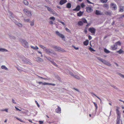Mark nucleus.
<instances>
[{
	"instance_id": "f257e3e1",
	"label": "nucleus",
	"mask_w": 124,
	"mask_h": 124,
	"mask_svg": "<svg viewBox=\"0 0 124 124\" xmlns=\"http://www.w3.org/2000/svg\"><path fill=\"white\" fill-rule=\"evenodd\" d=\"M20 41L23 44V45L25 48H28V42L26 40L22 39H20Z\"/></svg>"
},
{
	"instance_id": "f03ea898",
	"label": "nucleus",
	"mask_w": 124,
	"mask_h": 124,
	"mask_svg": "<svg viewBox=\"0 0 124 124\" xmlns=\"http://www.w3.org/2000/svg\"><path fill=\"white\" fill-rule=\"evenodd\" d=\"M110 8L113 10H115L117 9V6L116 4L111 3L110 5Z\"/></svg>"
},
{
	"instance_id": "7ed1b4c3",
	"label": "nucleus",
	"mask_w": 124,
	"mask_h": 124,
	"mask_svg": "<svg viewBox=\"0 0 124 124\" xmlns=\"http://www.w3.org/2000/svg\"><path fill=\"white\" fill-rule=\"evenodd\" d=\"M55 32L56 34L59 37L63 39H65V37L64 35L59 32V31H56Z\"/></svg>"
},
{
	"instance_id": "20e7f679",
	"label": "nucleus",
	"mask_w": 124,
	"mask_h": 124,
	"mask_svg": "<svg viewBox=\"0 0 124 124\" xmlns=\"http://www.w3.org/2000/svg\"><path fill=\"white\" fill-rule=\"evenodd\" d=\"M88 31L90 32L91 33L94 34L96 31V29L94 28L91 27L88 29Z\"/></svg>"
},
{
	"instance_id": "39448f33",
	"label": "nucleus",
	"mask_w": 124,
	"mask_h": 124,
	"mask_svg": "<svg viewBox=\"0 0 124 124\" xmlns=\"http://www.w3.org/2000/svg\"><path fill=\"white\" fill-rule=\"evenodd\" d=\"M23 11L24 13L27 14L29 15V16H31V13L30 11H29L28 10L26 9H23Z\"/></svg>"
},
{
	"instance_id": "423d86ee",
	"label": "nucleus",
	"mask_w": 124,
	"mask_h": 124,
	"mask_svg": "<svg viewBox=\"0 0 124 124\" xmlns=\"http://www.w3.org/2000/svg\"><path fill=\"white\" fill-rule=\"evenodd\" d=\"M86 11L88 13H90L93 11V9L92 8L90 7H88L86 8Z\"/></svg>"
},
{
	"instance_id": "0eeeda50",
	"label": "nucleus",
	"mask_w": 124,
	"mask_h": 124,
	"mask_svg": "<svg viewBox=\"0 0 124 124\" xmlns=\"http://www.w3.org/2000/svg\"><path fill=\"white\" fill-rule=\"evenodd\" d=\"M57 108L55 109V111L57 113L60 114L61 113V109L59 106H57Z\"/></svg>"
},
{
	"instance_id": "6e6552de",
	"label": "nucleus",
	"mask_w": 124,
	"mask_h": 124,
	"mask_svg": "<svg viewBox=\"0 0 124 124\" xmlns=\"http://www.w3.org/2000/svg\"><path fill=\"white\" fill-rule=\"evenodd\" d=\"M95 14L97 15H103V14L100 11L97 10H96V11H95Z\"/></svg>"
},
{
	"instance_id": "1a4fd4ad",
	"label": "nucleus",
	"mask_w": 124,
	"mask_h": 124,
	"mask_svg": "<svg viewBox=\"0 0 124 124\" xmlns=\"http://www.w3.org/2000/svg\"><path fill=\"white\" fill-rule=\"evenodd\" d=\"M80 6L78 5L76 7V8L74 9H73V10L78 11L80 10Z\"/></svg>"
},
{
	"instance_id": "9d476101",
	"label": "nucleus",
	"mask_w": 124,
	"mask_h": 124,
	"mask_svg": "<svg viewBox=\"0 0 124 124\" xmlns=\"http://www.w3.org/2000/svg\"><path fill=\"white\" fill-rule=\"evenodd\" d=\"M119 11L121 12H123L124 10V6H120L119 7Z\"/></svg>"
},
{
	"instance_id": "9b49d317",
	"label": "nucleus",
	"mask_w": 124,
	"mask_h": 124,
	"mask_svg": "<svg viewBox=\"0 0 124 124\" xmlns=\"http://www.w3.org/2000/svg\"><path fill=\"white\" fill-rule=\"evenodd\" d=\"M67 2L66 0H61L59 2L60 5H62L64 4Z\"/></svg>"
},
{
	"instance_id": "f8f14e48",
	"label": "nucleus",
	"mask_w": 124,
	"mask_h": 124,
	"mask_svg": "<svg viewBox=\"0 0 124 124\" xmlns=\"http://www.w3.org/2000/svg\"><path fill=\"white\" fill-rule=\"evenodd\" d=\"M112 49L113 50H116L117 49V46L116 45H115V44H114L111 47Z\"/></svg>"
},
{
	"instance_id": "ddd939ff",
	"label": "nucleus",
	"mask_w": 124,
	"mask_h": 124,
	"mask_svg": "<svg viewBox=\"0 0 124 124\" xmlns=\"http://www.w3.org/2000/svg\"><path fill=\"white\" fill-rule=\"evenodd\" d=\"M44 50L45 51L47 54H49L51 53V50L50 51V49L48 48H46V49Z\"/></svg>"
},
{
	"instance_id": "4468645a",
	"label": "nucleus",
	"mask_w": 124,
	"mask_h": 124,
	"mask_svg": "<svg viewBox=\"0 0 124 124\" xmlns=\"http://www.w3.org/2000/svg\"><path fill=\"white\" fill-rule=\"evenodd\" d=\"M71 7V4L70 3H68L66 4V7L68 8H70Z\"/></svg>"
},
{
	"instance_id": "2eb2a0df",
	"label": "nucleus",
	"mask_w": 124,
	"mask_h": 124,
	"mask_svg": "<svg viewBox=\"0 0 124 124\" xmlns=\"http://www.w3.org/2000/svg\"><path fill=\"white\" fill-rule=\"evenodd\" d=\"M84 44L86 46L88 45L89 44V41L88 40H86L84 42H83Z\"/></svg>"
},
{
	"instance_id": "dca6fc26",
	"label": "nucleus",
	"mask_w": 124,
	"mask_h": 124,
	"mask_svg": "<svg viewBox=\"0 0 124 124\" xmlns=\"http://www.w3.org/2000/svg\"><path fill=\"white\" fill-rule=\"evenodd\" d=\"M84 13L83 12H81V11H79V12L77 13V16H78L79 17H80L81 16L82 14H83V13Z\"/></svg>"
},
{
	"instance_id": "f3484780",
	"label": "nucleus",
	"mask_w": 124,
	"mask_h": 124,
	"mask_svg": "<svg viewBox=\"0 0 124 124\" xmlns=\"http://www.w3.org/2000/svg\"><path fill=\"white\" fill-rule=\"evenodd\" d=\"M54 48L57 49L58 51H62V48L59 47H58L57 46H55Z\"/></svg>"
},
{
	"instance_id": "a211bd4d",
	"label": "nucleus",
	"mask_w": 124,
	"mask_h": 124,
	"mask_svg": "<svg viewBox=\"0 0 124 124\" xmlns=\"http://www.w3.org/2000/svg\"><path fill=\"white\" fill-rule=\"evenodd\" d=\"M117 52L120 54H121L124 52V51L121 49H120L119 50L117 51Z\"/></svg>"
},
{
	"instance_id": "6ab92c4d",
	"label": "nucleus",
	"mask_w": 124,
	"mask_h": 124,
	"mask_svg": "<svg viewBox=\"0 0 124 124\" xmlns=\"http://www.w3.org/2000/svg\"><path fill=\"white\" fill-rule=\"evenodd\" d=\"M105 14L106 15H111V12L108 11H105Z\"/></svg>"
},
{
	"instance_id": "aec40b11",
	"label": "nucleus",
	"mask_w": 124,
	"mask_h": 124,
	"mask_svg": "<svg viewBox=\"0 0 124 124\" xmlns=\"http://www.w3.org/2000/svg\"><path fill=\"white\" fill-rule=\"evenodd\" d=\"M31 48L33 49L34 50H37L38 49H39L38 47H37V46H36L35 47H34L33 46H31Z\"/></svg>"
},
{
	"instance_id": "412c9836",
	"label": "nucleus",
	"mask_w": 124,
	"mask_h": 124,
	"mask_svg": "<svg viewBox=\"0 0 124 124\" xmlns=\"http://www.w3.org/2000/svg\"><path fill=\"white\" fill-rule=\"evenodd\" d=\"M70 74H71V75H72V76H74V77H75L76 78H77L78 79H80V77H79L78 76H77V75H73V74H72V73H70Z\"/></svg>"
},
{
	"instance_id": "4be33fe9",
	"label": "nucleus",
	"mask_w": 124,
	"mask_h": 124,
	"mask_svg": "<svg viewBox=\"0 0 124 124\" xmlns=\"http://www.w3.org/2000/svg\"><path fill=\"white\" fill-rule=\"evenodd\" d=\"M0 52H7L8 50L6 49H5L0 48Z\"/></svg>"
},
{
	"instance_id": "5701e85b",
	"label": "nucleus",
	"mask_w": 124,
	"mask_h": 124,
	"mask_svg": "<svg viewBox=\"0 0 124 124\" xmlns=\"http://www.w3.org/2000/svg\"><path fill=\"white\" fill-rule=\"evenodd\" d=\"M103 7L104 8H108V5L107 4H104L103 5Z\"/></svg>"
},
{
	"instance_id": "b1692460",
	"label": "nucleus",
	"mask_w": 124,
	"mask_h": 124,
	"mask_svg": "<svg viewBox=\"0 0 124 124\" xmlns=\"http://www.w3.org/2000/svg\"><path fill=\"white\" fill-rule=\"evenodd\" d=\"M23 2L24 4L26 5H28L29 4L28 2L26 0H24Z\"/></svg>"
},
{
	"instance_id": "393cba45",
	"label": "nucleus",
	"mask_w": 124,
	"mask_h": 124,
	"mask_svg": "<svg viewBox=\"0 0 124 124\" xmlns=\"http://www.w3.org/2000/svg\"><path fill=\"white\" fill-rule=\"evenodd\" d=\"M39 46L41 48L43 49L44 50L46 49V47L45 46H43L42 45H39Z\"/></svg>"
},
{
	"instance_id": "a878e982",
	"label": "nucleus",
	"mask_w": 124,
	"mask_h": 124,
	"mask_svg": "<svg viewBox=\"0 0 124 124\" xmlns=\"http://www.w3.org/2000/svg\"><path fill=\"white\" fill-rule=\"evenodd\" d=\"M1 68L2 69H4L6 70H7L8 69V68L6 67V66L4 65L1 66Z\"/></svg>"
},
{
	"instance_id": "bb28decb",
	"label": "nucleus",
	"mask_w": 124,
	"mask_h": 124,
	"mask_svg": "<svg viewBox=\"0 0 124 124\" xmlns=\"http://www.w3.org/2000/svg\"><path fill=\"white\" fill-rule=\"evenodd\" d=\"M83 23L82 21H79L78 22V24L79 26H82L83 25Z\"/></svg>"
},
{
	"instance_id": "cd10ccee",
	"label": "nucleus",
	"mask_w": 124,
	"mask_h": 124,
	"mask_svg": "<svg viewBox=\"0 0 124 124\" xmlns=\"http://www.w3.org/2000/svg\"><path fill=\"white\" fill-rule=\"evenodd\" d=\"M82 21L84 23H87V21L85 18H82Z\"/></svg>"
},
{
	"instance_id": "c85d7f7f",
	"label": "nucleus",
	"mask_w": 124,
	"mask_h": 124,
	"mask_svg": "<svg viewBox=\"0 0 124 124\" xmlns=\"http://www.w3.org/2000/svg\"><path fill=\"white\" fill-rule=\"evenodd\" d=\"M101 2L104 3H106L107 1L108 0H100Z\"/></svg>"
},
{
	"instance_id": "c756f323",
	"label": "nucleus",
	"mask_w": 124,
	"mask_h": 124,
	"mask_svg": "<svg viewBox=\"0 0 124 124\" xmlns=\"http://www.w3.org/2000/svg\"><path fill=\"white\" fill-rule=\"evenodd\" d=\"M45 7L47 8V9L48 11H52V9L50 8H49L47 6H45Z\"/></svg>"
},
{
	"instance_id": "7c9ffc66",
	"label": "nucleus",
	"mask_w": 124,
	"mask_h": 124,
	"mask_svg": "<svg viewBox=\"0 0 124 124\" xmlns=\"http://www.w3.org/2000/svg\"><path fill=\"white\" fill-rule=\"evenodd\" d=\"M89 50L91 52H95V50L93 49V48L91 47H90L89 48Z\"/></svg>"
},
{
	"instance_id": "2f4dec72",
	"label": "nucleus",
	"mask_w": 124,
	"mask_h": 124,
	"mask_svg": "<svg viewBox=\"0 0 124 124\" xmlns=\"http://www.w3.org/2000/svg\"><path fill=\"white\" fill-rule=\"evenodd\" d=\"M104 51L105 53H108L110 52L107 49L105 48L104 49Z\"/></svg>"
},
{
	"instance_id": "473e14b6",
	"label": "nucleus",
	"mask_w": 124,
	"mask_h": 124,
	"mask_svg": "<svg viewBox=\"0 0 124 124\" xmlns=\"http://www.w3.org/2000/svg\"><path fill=\"white\" fill-rule=\"evenodd\" d=\"M115 44L117 46V45L120 46L121 45V43L119 41L116 43Z\"/></svg>"
},
{
	"instance_id": "72a5a7b5",
	"label": "nucleus",
	"mask_w": 124,
	"mask_h": 124,
	"mask_svg": "<svg viewBox=\"0 0 124 124\" xmlns=\"http://www.w3.org/2000/svg\"><path fill=\"white\" fill-rule=\"evenodd\" d=\"M34 20H33L32 21V22H31L30 24V25L31 26H32L34 24Z\"/></svg>"
},
{
	"instance_id": "f704fd0d",
	"label": "nucleus",
	"mask_w": 124,
	"mask_h": 124,
	"mask_svg": "<svg viewBox=\"0 0 124 124\" xmlns=\"http://www.w3.org/2000/svg\"><path fill=\"white\" fill-rule=\"evenodd\" d=\"M16 119H17L18 120L20 121V122H22L23 123L24 122L22 120V119H20V118H19L17 117H16Z\"/></svg>"
},
{
	"instance_id": "c9c22d12",
	"label": "nucleus",
	"mask_w": 124,
	"mask_h": 124,
	"mask_svg": "<svg viewBox=\"0 0 124 124\" xmlns=\"http://www.w3.org/2000/svg\"><path fill=\"white\" fill-rule=\"evenodd\" d=\"M49 19L50 20H53V21L55 20V18L54 17V16H51L50 17Z\"/></svg>"
},
{
	"instance_id": "e433bc0d",
	"label": "nucleus",
	"mask_w": 124,
	"mask_h": 124,
	"mask_svg": "<svg viewBox=\"0 0 124 124\" xmlns=\"http://www.w3.org/2000/svg\"><path fill=\"white\" fill-rule=\"evenodd\" d=\"M16 25L19 27H22V24L20 23H18L17 24H16Z\"/></svg>"
},
{
	"instance_id": "4c0bfd02",
	"label": "nucleus",
	"mask_w": 124,
	"mask_h": 124,
	"mask_svg": "<svg viewBox=\"0 0 124 124\" xmlns=\"http://www.w3.org/2000/svg\"><path fill=\"white\" fill-rule=\"evenodd\" d=\"M93 102V103L94 104V105L95 107V108H96V109H97V104L95 102Z\"/></svg>"
},
{
	"instance_id": "58836bf2",
	"label": "nucleus",
	"mask_w": 124,
	"mask_h": 124,
	"mask_svg": "<svg viewBox=\"0 0 124 124\" xmlns=\"http://www.w3.org/2000/svg\"><path fill=\"white\" fill-rule=\"evenodd\" d=\"M52 63V64H54V66H58L57 64H56V63H55L54 62H53V61H52V62H51Z\"/></svg>"
},
{
	"instance_id": "ea45409f",
	"label": "nucleus",
	"mask_w": 124,
	"mask_h": 124,
	"mask_svg": "<svg viewBox=\"0 0 124 124\" xmlns=\"http://www.w3.org/2000/svg\"><path fill=\"white\" fill-rule=\"evenodd\" d=\"M87 2H88V3L90 4H94V3H93L91 2L89 0H86Z\"/></svg>"
},
{
	"instance_id": "a19ab883",
	"label": "nucleus",
	"mask_w": 124,
	"mask_h": 124,
	"mask_svg": "<svg viewBox=\"0 0 124 124\" xmlns=\"http://www.w3.org/2000/svg\"><path fill=\"white\" fill-rule=\"evenodd\" d=\"M81 6L82 8H84L85 5L84 3H82L81 4Z\"/></svg>"
},
{
	"instance_id": "79ce46f5",
	"label": "nucleus",
	"mask_w": 124,
	"mask_h": 124,
	"mask_svg": "<svg viewBox=\"0 0 124 124\" xmlns=\"http://www.w3.org/2000/svg\"><path fill=\"white\" fill-rule=\"evenodd\" d=\"M48 60L49 61H50V62H52V59L50 57H48L47 58Z\"/></svg>"
},
{
	"instance_id": "37998d69",
	"label": "nucleus",
	"mask_w": 124,
	"mask_h": 124,
	"mask_svg": "<svg viewBox=\"0 0 124 124\" xmlns=\"http://www.w3.org/2000/svg\"><path fill=\"white\" fill-rule=\"evenodd\" d=\"M49 83L44 82L42 83V85H49Z\"/></svg>"
},
{
	"instance_id": "c03bdc74",
	"label": "nucleus",
	"mask_w": 124,
	"mask_h": 124,
	"mask_svg": "<svg viewBox=\"0 0 124 124\" xmlns=\"http://www.w3.org/2000/svg\"><path fill=\"white\" fill-rule=\"evenodd\" d=\"M35 103H36V104H37V106H38V107L39 108V104L38 102H37V101H35Z\"/></svg>"
},
{
	"instance_id": "a18cd8bd",
	"label": "nucleus",
	"mask_w": 124,
	"mask_h": 124,
	"mask_svg": "<svg viewBox=\"0 0 124 124\" xmlns=\"http://www.w3.org/2000/svg\"><path fill=\"white\" fill-rule=\"evenodd\" d=\"M116 124H120V120L119 119H117V120Z\"/></svg>"
},
{
	"instance_id": "49530a36",
	"label": "nucleus",
	"mask_w": 124,
	"mask_h": 124,
	"mask_svg": "<svg viewBox=\"0 0 124 124\" xmlns=\"http://www.w3.org/2000/svg\"><path fill=\"white\" fill-rule=\"evenodd\" d=\"M49 85H52L53 86H55V84H54L49 83Z\"/></svg>"
},
{
	"instance_id": "de8ad7c7",
	"label": "nucleus",
	"mask_w": 124,
	"mask_h": 124,
	"mask_svg": "<svg viewBox=\"0 0 124 124\" xmlns=\"http://www.w3.org/2000/svg\"><path fill=\"white\" fill-rule=\"evenodd\" d=\"M92 94H93V95H94L95 96H96V97H97V98H98V99H99L100 100V101H101V99H100V98H99L98 96H97L96 95H95V94L94 93H92Z\"/></svg>"
},
{
	"instance_id": "09e8293b",
	"label": "nucleus",
	"mask_w": 124,
	"mask_h": 124,
	"mask_svg": "<svg viewBox=\"0 0 124 124\" xmlns=\"http://www.w3.org/2000/svg\"><path fill=\"white\" fill-rule=\"evenodd\" d=\"M97 59H98L100 61H101L103 60V59H101L99 57H97Z\"/></svg>"
},
{
	"instance_id": "8fccbe9b",
	"label": "nucleus",
	"mask_w": 124,
	"mask_h": 124,
	"mask_svg": "<svg viewBox=\"0 0 124 124\" xmlns=\"http://www.w3.org/2000/svg\"><path fill=\"white\" fill-rule=\"evenodd\" d=\"M88 39H89V40H90L92 39V37L90 35H89L88 36Z\"/></svg>"
},
{
	"instance_id": "3c124183",
	"label": "nucleus",
	"mask_w": 124,
	"mask_h": 124,
	"mask_svg": "<svg viewBox=\"0 0 124 124\" xmlns=\"http://www.w3.org/2000/svg\"><path fill=\"white\" fill-rule=\"evenodd\" d=\"M106 65L109 66L111 65V64L108 62H107V63L106 64Z\"/></svg>"
},
{
	"instance_id": "603ef678",
	"label": "nucleus",
	"mask_w": 124,
	"mask_h": 124,
	"mask_svg": "<svg viewBox=\"0 0 124 124\" xmlns=\"http://www.w3.org/2000/svg\"><path fill=\"white\" fill-rule=\"evenodd\" d=\"M39 124H43V122L41 121H39Z\"/></svg>"
},
{
	"instance_id": "864d4df0",
	"label": "nucleus",
	"mask_w": 124,
	"mask_h": 124,
	"mask_svg": "<svg viewBox=\"0 0 124 124\" xmlns=\"http://www.w3.org/2000/svg\"><path fill=\"white\" fill-rule=\"evenodd\" d=\"M49 24H53V22L52 21H50L49 22Z\"/></svg>"
},
{
	"instance_id": "5fc2aeb1",
	"label": "nucleus",
	"mask_w": 124,
	"mask_h": 124,
	"mask_svg": "<svg viewBox=\"0 0 124 124\" xmlns=\"http://www.w3.org/2000/svg\"><path fill=\"white\" fill-rule=\"evenodd\" d=\"M38 59H39V61H42L43 60L42 59H41L39 57H38Z\"/></svg>"
},
{
	"instance_id": "6e6d98bb",
	"label": "nucleus",
	"mask_w": 124,
	"mask_h": 124,
	"mask_svg": "<svg viewBox=\"0 0 124 124\" xmlns=\"http://www.w3.org/2000/svg\"><path fill=\"white\" fill-rule=\"evenodd\" d=\"M103 63H105L107 62L105 60H103L102 61H101Z\"/></svg>"
},
{
	"instance_id": "4d7b16f0",
	"label": "nucleus",
	"mask_w": 124,
	"mask_h": 124,
	"mask_svg": "<svg viewBox=\"0 0 124 124\" xmlns=\"http://www.w3.org/2000/svg\"><path fill=\"white\" fill-rule=\"evenodd\" d=\"M103 63H105L107 62L105 60H103L102 61H101Z\"/></svg>"
},
{
	"instance_id": "13d9d810",
	"label": "nucleus",
	"mask_w": 124,
	"mask_h": 124,
	"mask_svg": "<svg viewBox=\"0 0 124 124\" xmlns=\"http://www.w3.org/2000/svg\"><path fill=\"white\" fill-rule=\"evenodd\" d=\"M39 78H40L41 79H44L45 80H47V78H42V77H40V76H39Z\"/></svg>"
},
{
	"instance_id": "bf43d9fd",
	"label": "nucleus",
	"mask_w": 124,
	"mask_h": 124,
	"mask_svg": "<svg viewBox=\"0 0 124 124\" xmlns=\"http://www.w3.org/2000/svg\"><path fill=\"white\" fill-rule=\"evenodd\" d=\"M25 21L26 22H28L30 21V19H27L25 20Z\"/></svg>"
},
{
	"instance_id": "052dcab7",
	"label": "nucleus",
	"mask_w": 124,
	"mask_h": 124,
	"mask_svg": "<svg viewBox=\"0 0 124 124\" xmlns=\"http://www.w3.org/2000/svg\"><path fill=\"white\" fill-rule=\"evenodd\" d=\"M84 32L85 34H86L87 33V31L86 29H85L84 30Z\"/></svg>"
},
{
	"instance_id": "680f3d73",
	"label": "nucleus",
	"mask_w": 124,
	"mask_h": 124,
	"mask_svg": "<svg viewBox=\"0 0 124 124\" xmlns=\"http://www.w3.org/2000/svg\"><path fill=\"white\" fill-rule=\"evenodd\" d=\"M12 101L13 103L14 104H16V102H15V101L14 100V99H12Z\"/></svg>"
},
{
	"instance_id": "e2e57ef3",
	"label": "nucleus",
	"mask_w": 124,
	"mask_h": 124,
	"mask_svg": "<svg viewBox=\"0 0 124 124\" xmlns=\"http://www.w3.org/2000/svg\"><path fill=\"white\" fill-rule=\"evenodd\" d=\"M59 22L61 23H62V24H63V25H65V24L64 23V22H62L61 21H59Z\"/></svg>"
},
{
	"instance_id": "0e129e2a",
	"label": "nucleus",
	"mask_w": 124,
	"mask_h": 124,
	"mask_svg": "<svg viewBox=\"0 0 124 124\" xmlns=\"http://www.w3.org/2000/svg\"><path fill=\"white\" fill-rule=\"evenodd\" d=\"M74 48L76 50H78V47H75L74 46Z\"/></svg>"
},
{
	"instance_id": "69168bd1",
	"label": "nucleus",
	"mask_w": 124,
	"mask_h": 124,
	"mask_svg": "<svg viewBox=\"0 0 124 124\" xmlns=\"http://www.w3.org/2000/svg\"><path fill=\"white\" fill-rule=\"evenodd\" d=\"M38 53H39L41 54V57H42V53L41 52H40V51H38Z\"/></svg>"
},
{
	"instance_id": "338daca9",
	"label": "nucleus",
	"mask_w": 124,
	"mask_h": 124,
	"mask_svg": "<svg viewBox=\"0 0 124 124\" xmlns=\"http://www.w3.org/2000/svg\"><path fill=\"white\" fill-rule=\"evenodd\" d=\"M43 82H38V83H39V84H42Z\"/></svg>"
},
{
	"instance_id": "774afa93",
	"label": "nucleus",
	"mask_w": 124,
	"mask_h": 124,
	"mask_svg": "<svg viewBox=\"0 0 124 124\" xmlns=\"http://www.w3.org/2000/svg\"><path fill=\"white\" fill-rule=\"evenodd\" d=\"M116 111L117 112V115H118V112H119V111L118 110V109H116Z\"/></svg>"
}]
</instances>
